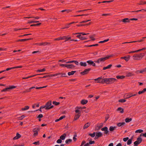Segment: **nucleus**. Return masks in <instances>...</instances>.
<instances>
[{"mask_svg":"<svg viewBox=\"0 0 146 146\" xmlns=\"http://www.w3.org/2000/svg\"><path fill=\"white\" fill-rule=\"evenodd\" d=\"M109 39H106V40H105L103 41H100L99 42V43H104V42H106L107 41H109Z\"/></svg>","mask_w":146,"mask_h":146,"instance_id":"49530a36","label":"nucleus"},{"mask_svg":"<svg viewBox=\"0 0 146 146\" xmlns=\"http://www.w3.org/2000/svg\"><path fill=\"white\" fill-rule=\"evenodd\" d=\"M145 55V53H141L140 54H136L133 56V58L134 60H140Z\"/></svg>","mask_w":146,"mask_h":146,"instance_id":"f257e3e1","label":"nucleus"},{"mask_svg":"<svg viewBox=\"0 0 146 146\" xmlns=\"http://www.w3.org/2000/svg\"><path fill=\"white\" fill-rule=\"evenodd\" d=\"M134 75V74L130 72L127 73L126 75L127 77H130Z\"/></svg>","mask_w":146,"mask_h":146,"instance_id":"c756f323","label":"nucleus"},{"mask_svg":"<svg viewBox=\"0 0 146 146\" xmlns=\"http://www.w3.org/2000/svg\"><path fill=\"white\" fill-rule=\"evenodd\" d=\"M143 132V130L141 129H138L137 130L135 131V133H141Z\"/></svg>","mask_w":146,"mask_h":146,"instance_id":"c03bdc74","label":"nucleus"},{"mask_svg":"<svg viewBox=\"0 0 146 146\" xmlns=\"http://www.w3.org/2000/svg\"><path fill=\"white\" fill-rule=\"evenodd\" d=\"M144 40L143 39H141V40H138V41H133L131 42H125L122 43V44H126V43H133V42H141L143 41Z\"/></svg>","mask_w":146,"mask_h":146,"instance_id":"2eb2a0df","label":"nucleus"},{"mask_svg":"<svg viewBox=\"0 0 146 146\" xmlns=\"http://www.w3.org/2000/svg\"><path fill=\"white\" fill-rule=\"evenodd\" d=\"M80 64L81 66L86 67L87 66V64L86 62H80Z\"/></svg>","mask_w":146,"mask_h":146,"instance_id":"aec40b11","label":"nucleus"},{"mask_svg":"<svg viewBox=\"0 0 146 146\" xmlns=\"http://www.w3.org/2000/svg\"><path fill=\"white\" fill-rule=\"evenodd\" d=\"M93 62L91 60H89L87 61L86 62H87L90 65H92Z\"/></svg>","mask_w":146,"mask_h":146,"instance_id":"ea45409f","label":"nucleus"},{"mask_svg":"<svg viewBox=\"0 0 146 146\" xmlns=\"http://www.w3.org/2000/svg\"><path fill=\"white\" fill-rule=\"evenodd\" d=\"M90 123L89 122L87 123L84 125L83 127L84 129H86L88 127H89L90 126Z\"/></svg>","mask_w":146,"mask_h":146,"instance_id":"f3484780","label":"nucleus"},{"mask_svg":"<svg viewBox=\"0 0 146 146\" xmlns=\"http://www.w3.org/2000/svg\"><path fill=\"white\" fill-rule=\"evenodd\" d=\"M94 80L97 81V82L98 83H102L103 84V79L102 77H99L96 79H94Z\"/></svg>","mask_w":146,"mask_h":146,"instance_id":"39448f33","label":"nucleus"},{"mask_svg":"<svg viewBox=\"0 0 146 146\" xmlns=\"http://www.w3.org/2000/svg\"><path fill=\"white\" fill-rule=\"evenodd\" d=\"M29 108V107L28 106H26L24 108H22L21 109L22 111L26 110Z\"/></svg>","mask_w":146,"mask_h":146,"instance_id":"f704fd0d","label":"nucleus"},{"mask_svg":"<svg viewBox=\"0 0 146 146\" xmlns=\"http://www.w3.org/2000/svg\"><path fill=\"white\" fill-rule=\"evenodd\" d=\"M37 44L39 45V46L43 45L44 46H45V45H47V44H50V43H48L47 42H44L37 43Z\"/></svg>","mask_w":146,"mask_h":146,"instance_id":"9b49d317","label":"nucleus"},{"mask_svg":"<svg viewBox=\"0 0 146 146\" xmlns=\"http://www.w3.org/2000/svg\"><path fill=\"white\" fill-rule=\"evenodd\" d=\"M95 133H96L95 132H94L93 133H89L88 135L91 136L92 137H94L95 136Z\"/></svg>","mask_w":146,"mask_h":146,"instance_id":"58836bf2","label":"nucleus"},{"mask_svg":"<svg viewBox=\"0 0 146 146\" xmlns=\"http://www.w3.org/2000/svg\"><path fill=\"white\" fill-rule=\"evenodd\" d=\"M26 18H35V19H38L39 18V17H29Z\"/></svg>","mask_w":146,"mask_h":146,"instance_id":"6e6d98bb","label":"nucleus"},{"mask_svg":"<svg viewBox=\"0 0 146 146\" xmlns=\"http://www.w3.org/2000/svg\"><path fill=\"white\" fill-rule=\"evenodd\" d=\"M109 78H103V84L104 83H106L107 84H109Z\"/></svg>","mask_w":146,"mask_h":146,"instance_id":"4468645a","label":"nucleus"},{"mask_svg":"<svg viewBox=\"0 0 146 146\" xmlns=\"http://www.w3.org/2000/svg\"><path fill=\"white\" fill-rule=\"evenodd\" d=\"M52 104H54L56 106H58L60 104V103L58 102H57L56 101H53L52 102Z\"/></svg>","mask_w":146,"mask_h":146,"instance_id":"37998d69","label":"nucleus"},{"mask_svg":"<svg viewBox=\"0 0 146 146\" xmlns=\"http://www.w3.org/2000/svg\"><path fill=\"white\" fill-rule=\"evenodd\" d=\"M62 141L61 139H58L56 141V142L58 143H62Z\"/></svg>","mask_w":146,"mask_h":146,"instance_id":"5fc2aeb1","label":"nucleus"},{"mask_svg":"<svg viewBox=\"0 0 146 146\" xmlns=\"http://www.w3.org/2000/svg\"><path fill=\"white\" fill-rule=\"evenodd\" d=\"M40 129L38 128H35L33 129V132H38V131L40 130Z\"/></svg>","mask_w":146,"mask_h":146,"instance_id":"473e14b6","label":"nucleus"},{"mask_svg":"<svg viewBox=\"0 0 146 146\" xmlns=\"http://www.w3.org/2000/svg\"><path fill=\"white\" fill-rule=\"evenodd\" d=\"M129 139V138L128 137H127L126 138H123V141H125L126 142V141L127 140H128Z\"/></svg>","mask_w":146,"mask_h":146,"instance_id":"bf43d9fd","label":"nucleus"},{"mask_svg":"<svg viewBox=\"0 0 146 146\" xmlns=\"http://www.w3.org/2000/svg\"><path fill=\"white\" fill-rule=\"evenodd\" d=\"M111 56H107L106 57L101 58L98 59L97 60L95 61L94 62L96 63L99 64L100 63H102L105 60L109 59Z\"/></svg>","mask_w":146,"mask_h":146,"instance_id":"f03ea898","label":"nucleus"},{"mask_svg":"<svg viewBox=\"0 0 146 146\" xmlns=\"http://www.w3.org/2000/svg\"><path fill=\"white\" fill-rule=\"evenodd\" d=\"M125 124V122L119 123H117V125L118 127H123L124 125Z\"/></svg>","mask_w":146,"mask_h":146,"instance_id":"dca6fc26","label":"nucleus"},{"mask_svg":"<svg viewBox=\"0 0 146 146\" xmlns=\"http://www.w3.org/2000/svg\"><path fill=\"white\" fill-rule=\"evenodd\" d=\"M124 59L127 62L129 60L128 58H127V56H125L124 57Z\"/></svg>","mask_w":146,"mask_h":146,"instance_id":"338daca9","label":"nucleus"},{"mask_svg":"<svg viewBox=\"0 0 146 146\" xmlns=\"http://www.w3.org/2000/svg\"><path fill=\"white\" fill-rule=\"evenodd\" d=\"M132 97V93H129L125 94L124 95L125 98L128 99Z\"/></svg>","mask_w":146,"mask_h":146,"instance_id":"0eeeda50","label":"nucleus"},{"mask_svg":"<svg viewBox=\"0 0 146 146\" xmlns=\"http://www.w3.org/2000/svg\"><path fill=\"white\" fill-rule=\"evenodd\" d=\"M28 28H23V29H17L16 28H15L14 29V31H17L19 30H22V29H27Z\"/></svg>","mask_w":146,"mask_h":146,"instance_id":"603ef678","label":"nucleus"},{"mask_svg":"<svg viewBox=\"0 0 146 146\" xmlns=\"http://www.w3.org/2000/svg\"><path fill=\"white\" fill-rule=\"evenodd\" d=\"M121 21L123 22L124 23H129L130 22L129 19L128 18H126L123 19Z\"/></svg>","mask_w":146,"mask_h":146,"instance_id":"1a4fd4ad","label":"nucleus"},{"mask_svg":"<svg viewBox=\"0 0 146 146\" xmlns=\"http://www.w3.org/2000/svg\"><path fill=\"white\" fill-rule=\"evenodd\" d=\"M96 135L98 137H101L102 136V133L100 132H97L96 133Z\"/></svg>","mask_w":146,"mask_h":146,"instance_id":"a878e982","label":"nucleus"},{"mask_svg":"<svg viewBox=\"0 0 146 146\" xmlns=\"http://www.w3.org/2000/svg\"><path fill=\"white\" fill-rule=\"evenodd\" d=\"M46 74L45 73V74H37L31 76H30L28 77L27 78H29L33 77L35 76L38 75H41V74Z\"/></svg>","mask_w":146,"mask_h":146,"instance_id":"e433bc0d","label":"nucleus"},{"mask_svg":"<svg viewBox=\"0 0 146 146\" xmlns=\"http://www.w3.org/2000/svg\"><path fill=\"white\" fill-rule=\"evenodd\" d=\"M86 143V142L85 141H83L82 142L81 144V145H80V146H83V145H84V144H85Z\"/></svg>","mask_w":146,"mask_h":146,"instance_id":"e2e57ef3","label":"nucleus"},{"mask_svg":"<svg viewBox=\"0 0 146 146\" xmlns=\"http://www.w3.org/2000/svg\"><path fill=\"white\" fill-rule=\"evenodd\" d=\"M14 69V68L13 67H12V68H8L6 69V70H5V71H8L9 70H11L12 69Z\"/></svg>","mask_w":146,"mask_h":146,"instance_id":"0e129e2a","label":"nucleus"},{"mask_svg":"<svg viewBox=\"0 0 146 146\" xmlns=\"http://www.w3.org/2000/svg\"><path fill=\"white\" fill-rule=\"evenodd\" d=\"M126 101V100L125 99H121L119 100L118 102H119L123 103Z\"/></svg>","mask_w":146,"mask_h":146,"instance_id":"a19ab883","label":"nucleus"},{"mask_svg":"<svg viewBox=\"0 0 146 146\" xmlns=\"http://www.w3.org/2000/svg\"><path fill=\"white\" fill-rule=\"evenodd\" d=\"M108 129V127H105L103 128H102L101 129V130L102 131H105Z\"/></svg>","mask_w":146,"mask_h":146,"instance_id":"de8ad7c7","label":"nucleus"},{"mask_svg":"<svg viewBox=\"0 0 146 146\" xmlns=\"http://www.w3.org/2000/svg\"><path fill=\"white\" fill-rule=\"evenodd\" d=\"M39 21H31L29 22L28 23L29 24L33 23H37L39 22Z\"/></svg>","mask_w":146,"mask_h":146,"instance_id":"a18cd8bd","label":"nucleus"},{"mask_svg":"<svg viewBox=\"0 0 146 146\" xmlns=\"http://www.w3.org/2000/svg\"><path fill=\"white\" fill-rule=\"evenodd\" d=\"M117 111H119L121 113H123L124 112V110L123 108L121 107H119L117 109Z\"/></svg>","mask_w":146,"mask_h":146,"instance_id":"a211bd4d","label":"nucleus"},{"mask_svg":"<svg viewBox=\"0 0 146 146\" xmlns=\"http://www.w3.org/2000/svg\"><path fill=\"white\" fill-rule=\"evenodd\" d=\"M139 5H142L146 4V1H141L139 3H138Z\"/></svg>","mask_w":146,"mask_h":146,"instance_id":"c9c22d12","label":"nucleus"},{"mask_svg":"<svg viewBox=\"0 0 146 146\" xmlns=\"http://www.w3.org/2000/svg\"><path fill=\"white\" fill-rule=\"evenodd\" d=\"M113 0H112L111 1H102V2L103 3H110L111 2H112L113 1Z\"/></svg>","mask_w":146,"mask_h":146,"instance_id":"13d9d810","label":"nucleus"},{"mask_svg":"<svg viewBox=\"0 0 146 146\" xmlns=\"http://www.w3.org/2000/svg\"><path fill=\"white\" fill-rule=\"evenodd\" d=\"M134 143V144L135 145H137V146L139 144V143H138L137 142V141H135Z\"/></svg>","mask_w":146,"mask_h":146,"instance_id":"774afa93","label":"nucleus"},{"mask_svg":"<svg viewBox=\"0 0 146 146\" xmlns=\"http://www.w3.org/2000/svg\"><path fill=\"white\" fill-rule=\"evenodd\" d=\"M88 15V14H82L81 15H75L74 16V17H78V16H86Z\"/></svg>","mask_w":146,"mask_h":146,"instance_id":"8fccbe9b","label":"nucleus"},{"mask_svg":"<svg viewBox=\"0 0 146 146\" xmlns=\"http://www.w3.org/2000/svg\"><path fill=\"white\" fill-rule=\"evenodd\" d=\"M46 70V69L45 68H43L41 70H37L36 72H42Z\"/></svg>","mask_w":146,"mask_h":146,"instance_id":"79ce46f5","label":"nucleus"},{"mask_svg":"<svg viewBox=\"0 0 146 146\" xmlns=\"http://www.w3.org/2000/svg\"><path fill=\"white\" fill-rule=\"evenodd\" d=\"M98 44H93L91 45H88L87 46L88 47H90L92 46H98Z\"/></svg>","mask_w":146,"mask_h":146,"instance_id":"3c124183","label":"nucleus"},{"mask_svg":"<svg viewBox=\"0 0 146 146\" xmlns=\"http://www.w3.org/2000/svg\"><path fill=\"white\" fill-rule=\"evenodd\" d=\"M16 136L17 137V138L19 139L21 137V135L19 134L18 133H17L16 134Z\"/></svg>","mask_w":146,"mask_h":146,"instance_id":"69168bd1","label":"nucleus"},{"mask_svg":"<svg viewBox=\"0 0 146 146\" xmlns=\"http://www.w3.org/2000/svg\"><path fill=\"white\" fill-rule=\"evenodd\" d=\"M88 102V101L85 100H82L81 102V103L83 105L85 104Z\"/></svg>","mask_w":146,"mask_h":146,"instance_id":"5701e85b","label":"nucleus"},{"mask_svg":"<svg viewBox=\"0 0 146 146\" xmlns=\"http://www.w3.org/2000/svg\"><path fill=\"white\" fill-rule=\"evenodd\" d=\"M112 66V65L111 64H110L106 67H104L103 68V70H105L106 69H110L111 68Z\"/></svg>","mask_w":146,"mask_h":146,"instance_id":"412c9836","label":"nucleus"},{"mask_svg":"<svg viewBox=\"0 0 146 146\" xmlns=\"http://www.w3.org/2000/svg\"><path fill=\"white\" fill-rule=\"evenodd\" d=\"M43 117V115L42 114H40L39 115H38L37 117L38 118H42V117Z\"/></svg>","mask_w":146,"mask_h":146,"instance_id":"052dcab7","label":"nucleus"},{"mask_svg":"<svg viewBox=\"0 0 146 146\" xmlns=\"http://www.w3.org/2000/svg\"><path fill=\"white\" fill-rule=\"evenodd\" d=\"M31 38H29V39H19L17 41V42H19V41H26L28 40H31Z\"/></svg>","mask_w":146,"mask_h":146,"instance_id":"b1692460","label":"nucleus"},{"mask_svg":"<svg viewBox=\"0 0 146 146\" xmlns=\"http://www.w3.org/2000/svg\"><path fill=\"white\" fill-rule=\"evenodd\" d=\"M117 127L114 126L113 127L112 126H110L109 128V130L111 131H114L115 128H116Z\"/></svg>","mask_w":146,"mask_h":146,"instance_id":"4be33fe9","label":"nucleus"},{"mask_svg":"<svg viewBox=\"0 0 146 146\" xmlns=\"http://www.w3.org/2000/svg\"><path fill=\"white\" fill-rule=\"evenodd\" d=\"M132 120L131 118H127L125 119V121L126 123H128L131 121Z\"/></svg>","mask_w":146,"mask_h":146,"instance_id":"c85d7f7f","label":"nucleus"},{"mask_svg":"<svg viewBox=\"0 0 146 146\" xmlns=\"http://www.w3.org/2000/svg\"><path fill=\"white\" fill-rule=\"evenodd\" d=\"M66 67H67L68 68L72 69L75 67V66L72 64L68 65L66 64Z\"/></svg>","mask_w":146,"mask_h":146,"instance_id":"f8f14e48","label":"nucleus"},{"mask_svg":"<svg viewBox=\"0 0 146 146\" xmlns=\"http://www.w3.org/2000/svg\"><path fill=\"white\" fill-rule=\"evenodd\" d=\"M116 77L117 79H122L124 78L125 77V76H116Z\"/></svg>","mask_w":146,"mask_h":146,"instance_id":"7c9ffc66","label":"nucleus"},{"mask_svg":"<svg viewBox=\"0 0 146 146\" xmlns=\"http://www.w3.org/2000/svg\"><path fill=\"white\" fill-rule=\"evenodd\" d=\"M16 87V86H9V87L5 88V92L9 90L12 89L14 88H15Z\"/></svg>","mask_w":146,"mask_h":146,"instance_id":"6e6552de","label":"nucleus"},{"mask_svg":"<svg viewBox=\"0 0 146 146\" xmlns=\"http://www.w3.org/2000/svg\"><path fill=\"white\" fill-rule=\"evenodd\" d=\"M66 134V133H64L60 137V139L61 140H64L65 139Z\"/></svg>","mask_w":146,"mask_h":146,"instance_id":"6ab92c4d","label":"nucleus"},{"mask_svg":"<svg viewBox=\"0 0 146 146\" xmlns=\"http://www.w3.org/2000/svg\"><path fill=\"white\" fill-rule=\"evenodd\" d=\"M142 141V139L140 137H139L137 139V140L136 141L139 144L141 143Z\"/></svg>","mask_w":146,"mask_h":146,"instance_id":"bb28decb","label":"nucleus"},{"mask_svg":"<svg viewBox=\"0 0 146 146\" xmlns=\"http://www.w3.org/2000/svg\"><path fill=\"white\" fill-rule=\"evenodd\" d=\"M137 72H139L141 74H143L144 72H146V68L140 71L138 70Z\"/></svg>","mask_w":146,"mask_h":146,"instance_id":"393cba45","label":"nucleus"},{"mask_svg":"<svg viewBox=\"0 0 146 146\" xmlns=\"http://www.w3.org/2000/svg\"><path fill=\"white\" fill-rule=\"evenodd\" d=\"M70 11L68 9H66L63 10H62L61 11V12H64L65 11H67V13H68Z\"/></svg>","mask_w":146,"mask_h":146,"instance_id":"680f3d73","label":"nucleus"},{"mask_svg":"<svg viewBox=\"0 0 146 146\" xmlns=\"http://www.w3.org/2000/svg\"><path fill=\"white\" fill-rule=\"evenodd\" d=\"M144 10H145V9H142L140 10H137V11H132V12H138L139 11H144Z\"/></svg>","mask_w":146,"mask_h":146,"instance_id":"09e8293b","label":"nucleus"},{"mask_svg":"<svg viewBox=\"0 0 146 146\" xmlns=\"http://www.w3.org/2000/svg\"><path fill=\"white\" fill-rule=\"evenodd\" d=\"M80 39L81 40H85L87 39V38L81 36Z\"/></svg>","mask_w":146,"mask_h":146,"instance_id":"4d7b16f0","label":"nucleus"},{"mask_svg":"<svg viewBox=\"0 0 146 146\" xmlns=\"http://www.w3.org/2000/svg\"><path fill=\"white\" fill-rule=\"evenodd\" d=\"M117 80V79L114 78H109V84H112Z\"/></svg>","mask_w":146,"mask_h":146,"instance_id":"423d86ee","label":"nucleus"},{"mask_svg":"<svg viewBox=\"0 0 146 146\" xmlns=\"http://www.w3.org/2000/svg\"><path fill=\"white\" fill-rule=\"evenodd\" d=\"M72 141V140L71 139H67L65 141V143L66 144H68L71 142Z\"/></svg>","mask_w":146,"mask_h":146,"instance_id":"72a5a7b5","label":"nucleus"},{"mask_svg":"<svg viewBox=\"0 0 146 146\" xmlns=\"http://www.w3.org/2000/svg\"><path fill=\"white\" fill-rule=\"evenodd\" d=\"M89 34V33L85 34V33H73V35L82 34L83 35H88Z\"/></svg>","mask_w":146,"mask_h":146,"instance_id":"2f4dec72","label":"nucleus"},{"mask_svg":"<svg viewBox=\"0 0 146 146\" xmlns=\"http://www.w3.org/2000/svg\"><path fill=\"white\" fill-rule=\"evenodd\" d=\"M39 141H38L37 142H34L33 143V144H34L36 145H39Z\"/></svg>","mask_w":146,"mask_h":146,"instance_id":"864d4df0","label":"nucleus"},{"mask_svg":"<svg viewBox=\"0 0 146 146\" xmlns=\"http://www.w3.org/2000/svg\"><path fill=\"white\" fill-rule=\"evenodd\" d=\"M52 104V102L51 101H49L47 102L46 104V110H48L53 108L54 106H51Z\"/></svg>","mask_w":146,"mask_h":146,"instance_id":"7ed1b4c3","label":"nucleus"},{"mask_svg":"<svg viewBox=\"0 0 146 146\" xmlns=\"http://www.w3.org/2000/svg\"><path fill=\"white\" fill-rule=\"evenodd\" d=\"M131 143H132V139H128V140L127 141V144L128 145H129L131 144Z\"/></svg>","mask_w":146,"mask_h":146,"instance_id":"4c0bfd02","label":"nucleus"},{"mask_svg":"<svg viewBox=\"0 0 146 146\" xmlns=\"http://www.w3.org/2000/svg\"><path fill=\"white\" fill-rule=\"evenodd\" d=\"M76 72V71H72L71 72H69L68 73V74L69 76H71L73 75Z\"/></svg>","mask_w":146,"mask_h":146,"instance_id":"cd10ccee","label":"nucleus"},{"mask_svg":"<svg viewBox=\"0 0 146 146\" xmlns=\"http://www.w3.org/2000/svg\"><path fill=\"white\" fill-rule=\"evenodd\" d=\"M67 38L66 36H64L62 37H60L58 38H55L54 39V40H64L66 39Z\"/></svg>","mask_w":146,"mask_h":146,"instance_id":"ddd939ff","label":"nucleus"},{"mask_svg":"<svg viewBox=\"0 0 146 146\" xmlns=\"http://www.w3.org/2000/svg\"><path fill=\"white\" fill-rule=\"evenodd\" d=\"M91 70V69L90 68L86 69L84 70L83 71L81 72L80 73L82 75L87 74L88 73L89 71Z\"/></svg>","mask_w":146,"mask_h":146,"instance_id":"20e7f679","label":"nucleus"},{"mask_svg":"<svg viewBox=\"0 0 146 146\" xmlns=\"http://www.w3.org/2000/svg\"><path fill=\"white\" fill-rule=\"evenodd\" d=\"M81 114L80 113H78L77 114H76L75 115L74 118V121L78 119L80 116Z\"/></svg>","mask_w":146,"mask_h":146,"instance_id":"9d476101","label":"nucleus"}]
</instances>
